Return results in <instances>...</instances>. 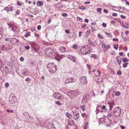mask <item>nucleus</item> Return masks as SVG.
<instances>
[{
	"mask_svg": "<svg viewBox=\"0 0 129 129\" xmlns=\"http://www.w3.org/2000/svg\"><path fill=\"white\" fill-rule=\"evenodd\" d=\"M49 71L52 73H55L57 70V67L53 63H49L47 66Z\"/></svg>",
	"mask_w": 129,
	"mask_h": 129,
	"instance_id": "obj_1",
	"label": "nucleus"
},
{
	"mask_svg": "<svg viewBox=\"0 0 129 129\" xmlns=\"http://www.w3.org/2000/svg\"><path fill=\"white\" fill-rule=\"evenodd\" d=\"M45 54L47 56L50 57L53 56L54 55L55 52L54 50L51 48H46L44 51Z\"/></svg>",
	"mask_w": 129,
	"mask_h": 129,
	"instance_id": "obj_2",
	"label": "nucleus"
},
{
	"mask_svg": "<svg viewBox=\"0 0 129 129\" xmlns=\"http://www.w3.org/2000/svg\"><path fill=\"white\" fill-rule=\"evenodd\" d=\"M80 51L82 54L85 55L91 52L90 47L87 46L82 47L80 49Z\"/></svg>",
	"mask_w": 129,
	"mask_h": 129,
	"instance_id": "obj_3",
	"label": "nucleus"
},
{
	"mask_svg": "<svg viewBox=\"0 0 129 129\" xmlns=\"http://www.w3.org/2000/svg\"><path fill=\"white\" fill-rule=\"evenodd\" d=\"M121 109L120 108L117 107L115 108L113 113V115L115 117H119L121 115Z\"/></svg>",
	"mask_w": 129,
	"mask_h": 129,
	"instance_id": "obj_4",
	"label": "nucleus"
},
{
	"mask_svg": "<svg viewBox=\"0 0 129 129\" xmlns=\"http://www.w3.org/2000/svg\"><path fill=\"white\" fill-rule=\"evenodd\" d=\"M8 25L11 28L12 30L14 32H16L19 31V29L18 27L16 26L13 24L10 23H8Z\"/></svg>",
	"mask_w": 129,
	"mask_h": 129,
	"instance_id": "obj_5",
	"label": "nucleus"
},
{
	"mask_svg": "<svg viewBox=\"0 0 129 129\" xmlns=\"http://www.w3.org/2000/svg\"><path fill=\"white\" fill-rule=\"evenodd\" d=\"M75 80L74 77H68L67 78L65 81V83L67 84L68 83L74 82Z\"/></svg>",
	"mask_w": 129,
	"mask_h": 129,
	"instance_id": "obj_6",
	"label": "nucleus"
},
{
	"mask_svg": "<svg viewBox=\"0 0 129 129\" xmlns=\"http://www.w3.org/2000/svg\"><path fill=\"white\" fill-rule=\"evenodd\" d=\"M80 81L81 84L83 85H86L87 83V79L86 76H83L80 78Z\"/></svg>",
	"mask_w": 129,
	"mask_h": 129,
	"instance_id": "obj_7",
	"label": "nucleus"
},
{
	"mask_svg": "<svg viewBox=\"0 0 129 129\" xmlns=\"http://www.w3.org/2000/svg\"><path fill=\"white\" fill-rule=\"evenodd\" d=\"M102 47L104 51L106 52L107 49L109 48L110 47V46L109 45H107V46L104 43L102 44Z\"/></svg>",
	"mask_w": 129,
	"mask_h": 129,
	"instance_id": "obj_8",
	"label": "nucleus"
},
{
	"mask_svg": "<svg viewBox=\"0 0 129 129\" xmlns=\"http://www.w3.org/2000/svg\"><path fill=\"white\" fill-rule=\"evenodd\" d=\"M55 98L58 99H62L63 97L62 95L59 93H55L54 95Z\"/></svg>",
	"mask_w": 129,
	"mask_h": 129,
	"instance_id": "obj_9",
	"label": "nucleus"
},
{
	"mask_svg": "<svg viewBox=\"0 0 129 129\" xmlns=\"http://www.w3.org/2000/svg\"><path fill=\"white\" fill-rule=\"evenodd\" d=\"M105 120H106V121L105 120H104L105 122V124L106 126H108L111 124L112 121H111L110 120L109 118L108 117H107V118L105 119Z\"/></svg>",
	"mask_w": 129,
	"mask_h": 129,
	"instance_id": "obj_10",
	"label": "nucleus"
},
{
	"mask_svg": "<svg viewBox=\"0 0 129 129\" xmlns=\"http://www.w3.org/2000/svg\"><path fill=\"white\" fill-rule=\"evenodd\" d=\"M13 8V6H10V5H9L7 7L5 8L4 10L7 11H12Z\"/></svg>",
	"mask_w": 129,
	"mask_h": 129,
	"instance_id": "obj_11",
	"label": "nucleus"
},
{
	"mask_svg": "<svg viewBox=\"0 0 129 129\" xmlns=\"http://www.w3.org/2000/svg\"><path fill=\"white\" fill-rule=\"evenodd\" d=\"M88 100V99L87 98V96L84 95L83 97L82 102L83 103H86Z\"/></svg>",
	"mask_w": 129,
	"mask_h": 129,
	"instance_id": "obj_12",
	"label": "nucleus"
},
{
	"mask_svg": "<svg viewBox=\"0 0 129 129\" xmlns=\"http://www.w3.org/2000/svg\"><path fill=\"white\" fill-rule=\"evenodd\" d=\"M59 50L60 52L62 53L65 52L66 51V48L63 46L60 47L59 48Z\"/></svg>",
	"mask_w": 129,
	"mask_h": 129,
	"instance_id": "obj_13",
	"label": "nucleus"
},
{
	"mask_svg": "<svg viewBox=\"0 0 129 129\" xmlns=\"http://www.w3.org/2000/svg\"><path fill=\"white\" fill-rule=\"evenodd\" d=\"M37 4L38 6H41L43 5V2L41 1H37Z\"/></svg>",
	"mask_w": 129,
	"mask_h": 129,
	"instance_id": "obj_14",
	"label": "nucleus"
},
{
	"mask_svg": "<svg viewBox=\"0 0 129 129\" xmlns=\"http://www.w3.org/2000/svg\"><path fill=\"white\" fill-rule=\"evenodd\" d=\"M101 73V72L100 71H98L95 73V77H97L99 76Z\"/></svg>",
	"mask_w": 129,
	"mask_h": 129,
	"instance_id": "obj_15",
	"label": "nucleus"
},
{
	"mask_svg": "<svg viewBox=\"0 0 129 129\" xmlns=\"http://www.w3.org/2000/svg\"><path fill=\"white\" fill-rule=\"evenodd\" d=\"M68 124L70 126H71L74 125V122L73 120H69L68 123Z\"/></svg>",
	"mask_w": 129,
	"mask_h": 129,
	"instance_id": "obj_16",
	"label": "nucleus"
},
{
	"mask_svg": "<svg viewBox=\"0 0 129 129\" xmlns=\"http://www.w3.org/2000/svg\"><path fill=\"white\" fill-rule=\"evenodd\" d=\"M33 45L34 46L33 47V48H34V50H35V51L36 52H37L38 51V49H37L36 48V47H39V46H38L37 45L35 44H33Z\"/></svg>",
	"mask_w": 129,
	"mask_h": 129,
	"instance_id": "obj_17",
	"label": "nucleus"
},
{
	"mask_svg": "<svg viewBox=\"0 0 129 129\" xmlns=\"http://www.w3.org/2000/svg\"><path fill=\"white\" fill-rule=\"evenodd\" d=\"M97 79L95 78V80L96 82H100L102 80V79L100 77L98 76L96 77Z\"/></svg>",
	"mask_w": 129,
	"mask_h": 129,
	"instance_id": "obj_18",
	"label": "nucleus"
},
{
	"mask_svg": "<svg viewBox=\"0 0 129 129\" xmlns=\"http://www.w3.org/2000/svg\"><path fill=\"white\" fill-rule=\"evenodd\" d=\"M109 108H110L109 110H112V109L113 107V106L114 105V103H113V102H112V103L110 102L109 103Z\"/></svg>",
	"mask_w": 129,
	"mask_h": 129,
	"instance_id": "obj_19",
	"label": "nucleus"
},
{
	"mask_svg": "<svg viewBox=\"0 0 129 129\" xmlns=\"http://www.w3.org/2000/svg\"><path fill=\"white\" fill-rule=\"evenodd\" d=\"M66 115L69 118H72V116L69 112H67L66 113Z\"/></svg>",
	"mask_w": 129,
	"mask_h": 129,
	"instance_id": "obj_20",
	"label": "nucleus"
},
{
	"mask_svg": "<svg viewBox=\"0 0 129 129\" xmlns=\"http://www.w3.org/2000/svg\"><path fill=\"white\" fill-rule=\"evenodd\" d=\"M69 58L73 61H76V59L75 57L71 56Z\"/></svg>",
	"mask_w": 129,
	"mask_h": 129,
	"instance_id": "obj_21",
	"label": "nucleus"
},
{
	"mask_svg": "<svg viewBox=\"0 0 129 129\" xmlns=\"http://www.w3.org/2000/svg\"><path fill=\"white\" fill-rule=\"evenodd\" d=\"M79 116V113H77L76 115L74 116L73 118L74 119L76 120L78 118Z\"/></svg>",
	"mask_w": 129,
	"mask_h": 129,
	"instance_id": "obj_22",
	"label": "nucleus"
},
{
	"mask_svg": "<svg viewBox=\"0 0 129 129\" xmlns=\"http://www.w3.org/2000/svg\"><path fill=\"white\" fill-rule=\"evenodd\" d=\"M30 35V33L29 32H27L26 34L24 35V37L27 38Z\"/></svg>",
	"mask_w": 129,
	"mask_h": 129,
	"instance_id": "obj_23",
	"label": "nucleus"
},
{
	"mask_svg": "<svg viewBox=\"0 0 129 129\" xmlns=\"http://www.w3.org/2000/svg\"><path fill=\"white\" fill-rule=\"evenodd\" d=\"M82 116L84 118L86 119L87 117V115L85 113H83L81 114Z\"/></svg>",
	"mask_w": 129,
	"mask_h": 129,
	"instance_id": "obj_24",
	"label": "nucleus"
},
{
	"mask_svg": "<svg viewBox=\"0 0 129 129\" xmlns=\"http://www.w3.org/2000/svg\"><path fill=\"white\" fill-rule=\"evenodd\" d=\"M80 107L81 109L83 111H85V110L86 107L84 105L81 106Z\"/></svg>",
	"mask_w": 129,
	"mask_h": 129,
	"instance_id": "obj_25",
	"label": "nucleus"
},
{
	"mask_svg": "<svg viewBox=\"0 0 129 129\" xmlns=\"http://www.w3.org/2000/svg\"><path fill=\"white\" fill-rule=\"evenodd\" d=\"M3 31L1 30H0V39L3 38Z\"/></svg>",
	"mask_w": 129,
	"mask_h": 129,
	"instance_id": "obj_26",
	"label": "nucleus"
},
{
	"mask_svg": "<svg viewBox=\"0 0 129 129\" xmlns=\"http://www.w3.org/2000/svg\"><path fill=\"white\" fill-rule=\"evenodd\" d=\"M88 124L87 122H86L84 125L83 129H87L88 126Z\"/></svg>",
	"mask_w": 129,
	"mask_h": 129,
	"instance_id": "obj_27",
	"label": "nucleus"
},
{
	"mask_svg": "<svg viewBox=\"0 0 129 129\" xmlns=\"http://www.w3.org/2000/svg\"><path fill=\"white\" fill-rule=\"evenodd\" d=\"M102 10V9L101 8H98L96 9L97 12L98 13L100 12V14H101L102 13V12H101Z\"/></svg>",
	"mask_w": 129,
	"mask_h": 129,
	"instance_id": "obj_28",
	"label": "nucleus"
},
{
	"mask_svg": "<svg viewBox=\"0 0 129 129\" xmlns=\"http://www.w3.org/2000/svg\"><path fill=\"white\" fill-rule=\"evenodd\" d=\"M120 93L119 91H116L115 92V95H117V96H119L120 94Z\"/></svg>",
	"mask_w": 129,
	"mask_h": 129,
	"instance_id": "obj_29",
	"label": "nucleus"
},
{
	"mask_svg": "<svg viewBox=\"0 0 129 129\" xmlns=\"http://www.w3.org/2000/svg\"><path fill=\"white\" fill-rule=\"evenodd\" d=\"M118 9V8L114 6L112 8V10L114 11H117Z\"/></svg>",
	"mask_w": 129,
	"mask_h": 129,
	"instance_id": "obj_30",
	"label": "nucleus"
},
{
	"mask_svg": "<svg viewBox=\"0 0 129 129\" xmlns=\"http://www.w3.org/2000/svg\"><path fill=\"white\" fill-rule=\"evenodd\" d=\"M105 34L106 35H108V36L109 37L112 38V35L110 33H106Z\"/></svg>",
	"mask_w": 129,
	"mask_h": 129,
	"instance_id": "obj_31",
	"label": "nucleus"
},
{
	"mask_svg": "<svg viewBox=\"0 0 129 129\" xmlns=\"http://www.w3.org/2000/svg\"><path fill=\"white\" fill-rule=\"evenodd\" d=\"M122 36L123 38V40L125 41V42L127 41H128V38L126 37H125L124 38L123 37L122 35Z\"/></svg>",
	"mask_w": 129,
	"mask_h": 129,
	"instance_id": "obj_32",
	"label": "nucleus"
},
{
	"mask_svg": "<svg viewBox=\"0 0 129 129\" xmlns=\"http://www.w3.org/2000/svg\"><path fill=\"white\" fill-rule=\"evenodd\" d=\"M98 37L101 39H103V36L101 34H99L97 35Z\"/></svg>",
	"mask_w": 129,
	"mask_h": 129,
	"instance_id": "obj_33",
	"label": "nucleus"
},
{
	"mask_svg": "<svg viewBox=\"0 0 129 129\" xmlns=\"http://www.w3.org/2000/svg\"><path fill=\"white\" fill-rule=\"evenodd\" d=\"M120 58V57L119 56H118L117 57V61L118 64L119 65L120 64V63L121 62V60H118V59H119V58Z\"/></svg>",
	"mask_w": 129,
	"mask_h": 129,
	"instance_id": "obj_34",
	"label": "nucleus"
},
{
	"mask_svg": "<svg viewBox=\"0 0 129 129\" xmlns=\"http://www.w3.org/2000/svg\"><path fill=\"white\" fill-rule=\"evenodd\" d=\"M122 61L123 62H125L128 61V59L125 58H123L122 59Z\"/></svg>",
	"mask_w": 129,
	"mask_h": 129,
	"instance_id": "obj_35",
	"label": "nucleus"
},
{
	"mask_svg": "<svg viewBox=\"0 0 129 129\" xmlns=\"http://www.w3.org/2000/svg\"><path fill=\"white\" fill-rule=\"evenodd\" d=\"M77 19L81 22H83V19L80 17H77Z\"/></svg>",
	"mask_w": 129,
	"mask_h": 129,
	"instance_id": "obj_36",
	"label": "nucleus"
},
{
	"mask_svg": "<svg viewBox=\"0 0 129 129\" xmlns=\"http://www.w3.org/2000/svg\"><path fill=\"white\" fill-rule=\"evenodd\" d=\"M128 64V63H124L123 65V67L124 68H126L127 66V65Z\"/></svg>",
	"mask_w": 129,
	"mask_h": 129,
	"instance_id": "obj_37",
	"label": "nucleus"
},
{
	"mask_svg": "<svg viewBox=\"0 0 129 129\" xmlns=\"http://www.w3.org/2000/svg\"><path fill=\"white\" fill-rule=\"evenodd\" d=\"M17 5H18V6H21L22 5V3L21 2H20L19 1H18L17 2Z\"/></svg>",
	"mask_w": 129,
	"mask_h": 129,
	"instance_id": "obj_38",
	"label": "nucleus"
},
{
	"mask_svg": "<svg viewBox=\"0 0 129 129\" xmlns=\"http://www.w3.org/2000/svg\"><path fill=\"white\" fill-rule=\"evenodd\" d=\"M123 27L125 28L126 29H128L129 28V23H126V25L125 27Z\"/></svg>",
	"mask_w": 129,
	"mask_h": 129,
	"instance_id": "obj_39",
	"label": "nucleus"
},
{
	"mask_svg": "<svg viewBox=\"0 0 129 129\" xmlns=\"http://www.w3.org/2000/svg\"><path fill=\"white\" fill-rule=\"evenodd\" d=\"M91 57L94 58H95L96 57V56L95 54H92L91 55Z\"/></svg>",
	"mask_w": 129,
	"mask_h": 129,
	"instance_id": "obj_40",
	"label": "nucleus"
},
{
	"mask_svg": "<svg viewBox=\"0 0 129 129\" xmlns=\"http://www.w3.org/2000/svg\"><path fill=\"white\" fill-rule=\"evenodd\" d=\"M73 48L75 49H77L78 48V46L77 45H74L73 46Z\"/></svg>",
	"mask_w": 129,
	"mask_h": 129,
	"instance_id": "obj_41",
	"label": "nucleus"
},
{
	"mask_svg": "<svg viewBox=\"0 0 129 129\" xmlns=\"http://www.w3.org/2000/svg\"><path fill=\"white\" fill-rule=\"evenodd\" d=\"M118 48V45H114V48L116 50H117Z\"/></svg>",
	"mask_w": 129,
	"mask_h": 129,
	"instance_id": "obj_42",
	"label": "nucleus"
},
{
	"mask_svg": "<svg viewBox=\"0 0 129 129\" xmlns=\"http://www.w3.org/2000/svg\"><path fill=\"white\" fill-rule=\"evenodd\" d=\"M117 74L118 75H121V70H119L117 72Z\"/></svg>",
	"mask_w": 129,
	"mask_h": 129,
	"instance_id": "obj_43",
	"label": "nucleus"
},
{
	"mask_svg": "<svg viewBox=\"0 0 129 129\" xmlns=\"http://www.w3.org/2000/svg\"><path fill=\"white\" fill-rule=\"evenodd\" d=\"M62 15L64 16L67 17L68 16V15L66 13H64L62 14Z\"/></svg>",
	"mask_w": 129,
	"mask_h": 129,
	"instance_id": "obj_44",
	"label": "nucleus"
},
{
	"mask_svg": "<svg viewBox=\"0 0 129 129\" xmlns=\"http://www.w3.org/2000/svg\"><path fill=\"white\" fill-rule=\"evenodd\" d=\"M90 33V30H87L86 31V34L87 35H89Z\"/></svg>",
	"mask_w": 129,
	"mask_h": 129,
	"instance_id": "obj_45",
	"label": "nucleus"
},
{
	"mask_svg": "<svg viewBox=\"0 0 129 129\" xmlns=\"http://www.w3.org/2000/svg\"><path fill=\"white\" fill-rule=\"evenodd\" d=\"M55 104H57L59 105H61V103H60V102L58 101L55 102Z\"/></svg>",
	"mask_w": 129,
	"mask_h": 129,
	"instance_id": "obj_46",
	"label": "nucleus"
},
{
	"mask_svg": "<svg viewBox=\"0 0 129 129\" xmlns=\"http://www.w3.org/2000/svg\"><path fill=\"white\" fill-rule=\"evenodd\" d=\"M25 80L26 81L29 82L30 81V79L29 78H27Z\"/></svg>",
	"mask_w": 129,
	"mask_h": 129,
	"instance_id": "obj_47",
	"label": "nucleus"
},
{
	"mask_svg": "<svg viewBox=\"0 0 129 129\" xmlns=\"http://www.w3.org/2000/svg\"><path fill=\"white\" fill-rule=\"evenodd\" d=\"M86 24H84L82 25V27L84 28H85L86 27Z\"/></svg>",
	"mask_w": 129,
	"mask_h": 129,
	"instance_id": "obj_48",
	"label": "nucleus"
},
{
	"mask_svg": "<svg viewBox=\"0 0 129 129\" xmlns=\"http://www.w3.org/2000/svg\"><path fill=\"white\" fill-rule=\"evenodd\" d=\"M9 86V84L8 83H6L5 84V87L7 88Z\"/></svg>",
	"mask_w": 129,
	"mask_h": 129,
	"instance_id": "obj_49",
	"label": "nucleus"
},
{
	"mask_svg": "<svg viewBox=\"0 0 129 129\" xmlns=\"http://www.w3.org/2000/svg\"><path fill=\"white\" fill-rule=\"evenodd\" d=\"M65 32L68 34H69L70 33V31H69V30H67V29L66 30H65Z\"/></svg>",
	"mask_w": 129,
	"mask_h": 129,
	"instance_id": "obj_50",
	"label": "nucleus"
},
{
	"mask_svg": "<svg viewBox=\"0 0 129 129\" xmlns=\"http://www.w3.org/2000/svg\"><path fill=\"white\" fill-rule=\"evenodd\" d=\"M20 10H18L16 12V14L17 15H19V14L20 13Z\"/></svg>",
	"mask_w": 129,
	"mask_h": 129,
	"instance_id": "obj_51",
	"label": "nucleus"
},
{
	"mask_svg": "<svg viewBox=\"0 0 129 129\" xmlns=\"http://www.w3.org/2000/svg\"><path fill=\"white\" fill-rule=\"evenodd\" d=\"M25 48L27 49L28 50L30 48V47L28 45H27L25 47Z\"/></svg>",
	"mask_w": 129,
	"mask_h": 129,
	"instance_id": "obj_52",
	"label": "nucleus"
},
{
	"mask_svg": "<svg viewBox=\"0 0 129 129\" xmlns=\"http://www.w3.org/2000/svg\"><path fill=\"white\" fill-rule=\"evenodd\" d=\"M120 127L121 129H125V126L122 125H121L120 126Z\"/></svg>",
	"mask_w": 129,
	"mask_h": 129,
	"instance_id": "obj_53",
	"label": "nucleus"
},
{
	"mask_svg": "<svg viewBox=\"0 0 129 129\" xmlns=\"http://www.w3.org/2000/svg\"><path fill=\"white\" fill-rule=\"evenodd\" d=\"M120 17L122 18L123 19H125V16H123V15H120Z\"/></svg>",
	"mask_w": 129,
	"mask_h": 129,
	"instance_id": "obj_54",
	"label": "nucleus"
},
{
	"mask_svg": "<svg viewBox=\"0 0 129 129\" xmlns=\"http://www.w3.org/2000/svg\"><path fill=\"white\" fill-rule=\"evenodd\" d=\"M102 25L104 27H106L107 26L106 24L104 23H103Z\"/></svg>",
	"mask_w": 129,
	"mask_h": 129,
	"instance_id": "obj_55",
	"label": "nucleus"
},
{
	"mask_svg": "<svg viewBox=\"0 0 129 129\" xmlns=\"http://www.w3.org/2000/svg\"><path fill=\"white\" fill-rule=\"evenodd\" d=\"M41 28V26L40 25H39L37 27V29L38 30H40Z\"/></svg>",
	"mask_w": 129,
	"mask_h": 129,
	"instance_id": "obj_56",
	"label": "nucleus"
},
{
	"mask_svg": "<svg viewBox=\"0 0 129 129\" xmlns=\"http://www.w3.org/2000/svg\"><path fill=\"white\" fill-rule=\"evenodd\" d=\"M112 15L113 16H116L117 15V14L115 13H113L112 14Z\"/></svg>",
	"mask_w": 129,
	"mask_h": 129,
	"instance_id": "obj_57",
	"label": "nucleus"
},
{
	"mask_svg": "<svg viewBox=\"0 0 129 129\" xmlns=\"http://www.w3.org/2000/svg\"><path fill=\"white\" fill-rule=\"evenodd\" d=\"M82 34V32H79V37H80Z\"/></svg>",
	"mask_w": 129,
	"mask_h": 129,
	"instance_id": "obj_58",
	"label": "nucleus"
},
{
	"mask_svg": "<svg viewBox=\"0 0 129 129\" xmlns=\"http://www.w3.org/2000/svg\"><path fill=\"white\" fill-rule=\"evenodd\" d=\"M20 60L21 61H23L24 60V58L23 57H21L20 58Z\"/></svg>",
	"mask_w": 129,
	"mask_h": 129,
	"instance_id": "obj_59",
	"label": "nucleus"
},
{
	"mask_svg": "<svg viewBox=\"0 0 129 129\" xmlns=\"http://www.w3.org/2000/svg\"><path fill=\"white\" fill-rule=\"evenodd\" d=\"M89 20L88 19H85L84 20V21L86 23H88Z\"/></svg>",
	"mask_w": 129,
	"mask_h": 129,
	"instance_id": "obj_60",
	"label": "nucleus"
},
{
	"mask_svg": "<svg viewBox=\"0 0 129 129\" xmlns=\"http://www.w3.org/2000/svg\"><path fill=\"white\" fill-rule=\"evenodd\" d=\"M124 1L126 2V4L128 5H129V2L126 0H124Z\"/></svg>",
	"mask_w": 129,
	"mask_h": 129,
	"instance_id": "obj_61",
	"label": "nucleus"
},
{
	"mask_svg": "<svg viewBox=\"0 0 129 129\" xmlns=\"http://www.w3.org/2000/svg\"><path fill=\"white\" fill-rule=\"evenodd\" d=\"M104 12L106 13H108V10L106 9H104Z\"/></svg>",
	"mask_w": 129,
	"mask_h": 129,
	"instance_id": "obj_62",
	"label": "nucleus"
},
{
	"mask_svg": "<svg viewBox=\"0 0 129 129\" xmlns=\"http://www.w3.org/2000/svg\"><path fill=\"white\" fill-rule=\"evenodd\" d=\"M113 40L114 41H118V39L115 38H114Z\"/></svg>",
	"mask_w": 129,
	"mask_h": 129,
	"instance_id": "obj_63",
	"label": "nucleus"
},
{
	"mask_svg": "<svg viewBox=\"0 0 129 129\" xmlns=\"http://www.w3.org/2000/svg\"><path fill=\"white\" fill-rule=\"evenodd\" d=\"M125 34L126 35H127L129 34L128 31H127L125 32Z\"/></svg>",
	"mask_w": 129,
	"mask_h": 129,
	"instance_id": "obj_64",
	"label": "nucleus"
}]
</instances>
